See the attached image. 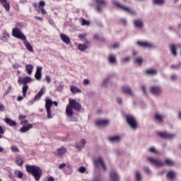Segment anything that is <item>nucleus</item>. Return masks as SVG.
<instances>
[{
    "instance_id": "72a5a7b5",
    "label": "nucleus",
    "mask_w": 181,
    "mask_h": 181,
    "mask_svg": "<svg viewBox=\"0 0 181 181\" xmlns=\"http://www.w3.org/2000/svg\"><path fill=\"white\" fill-rule=\"evenodd\" d=\"M25 70L28 74L30 75L33 72V65L32 64H27L25 66Z\"/></svg>"
},
{
    "instance_id": "c9c22d12",
    "label": "nucleus",
    "mask_w": 181,
    "mask_h": 181,
    "mask_svg": "<svg viewBox=\"0 0 181 181\" xmlns=\"http://www.w3.org/2000/svg\"><path fill=\"white\" fill-rule=\"evenodd\" d=\"M66 152H67V149H66L64 147H61L57 149V153L59 155V156L64 155Z\"/></svg>"
},
{
    "instance_id": "09e8293b",
    "label": "nucleus",
    "mask_w": 181,
    "mask_h": 181,
    "mask_svg": "<svg viewBox=\"0 0 181 181\" xmlns=\"http://www.w3.org/2000/svg\"><path fill=\"white\" fill-rule=\"evenodd\" d=\"M180 66H181L180 64H173V65L170 66V69H172L173 70H179Z\"/></svg>"
},
{
    "instance_id": "e2e57ef3",
    "label": "nucleus",
    "mask_w": 181,
    "mask_h": 181,
    "mask_svg": "<svg viewBox=\"0 0 181 181\" xmlns=\"http://www.w3.org/2000/svg\"><path fill=\"white\" fill-rule=\"evenodd\" d=\"M40 9V12H41L42 15H46L47 12L44 8H41Z\"/></svg>"
},
{
    "instance_id": "13d9d810",
    "label": "nucleus",
    "mask_w": 181,
    "mask_h": 181,
    "mask_svg": "<svg viewBox=\"0 0 181 181\" xmlns=\"http://www.w3.org/2000/svg\"><path fill=\"white\" fill-rule=\"evenodd\" d=\"M5 111V106L2 105V103H0V112H4Z\"/></svg>"
},
{
    "instance_id": "2eb2a0df",
    "label": "nucleus",
    "mask_w": 181,
    "mask_h": 181,
    "mask_svg": "<svg viewBox=\"0 0 181 181\" xmlns=\"http://www.w3.org/2000/svg\"><path fill=\"white\" fill-rule=\"evenodd\" d=\"M122 93H124L128 95H131L132 97L134 96V90H132V88H131V86L128 85L123 86L122 87Z\"/></svg>"
},
{
    "instance_id": "864d4df0",
    "label": "nucleus",
    "mask_w": 181,
    "mask_h": 181,
    "mask_svg": "<svg viewBox=\"0 0 181 181\" xmlns=\"http://www.w3.org/2000/svg\"><path fill=\"white\" fill-rule=\"evenodd\" d=\"M130 60H131L130 57H126L122 58V63H128V62H129Z\"/></svg>"
},
{
    "instance_id": "9d476101",
    "label": "nucleus",
    "mask_w": 181,
    "mask_h": 181,
    "mask_svg": "<svg viewBox=\"0 0 181 181\" xmlns=\"http://www.w3.org/2000/svg\"><path fill=\"white\" fill-rule=\"evenodd\" d=\"M136 45L146 49H156V45L149 41H137Z\"/></svg>"
},
{
    "instance_id": "ea45409f",
    "label": "nucleus",
    "mask_w": 181,
    "mask_h": 181,
    "mask_svg": "<svg viewBox=\"0 0 181 181\" xmlns=\"http://www.w3.org/2000/svg\"><path fill=\"white\" fill-rule=\"evenodd\" d=\"M134 62L136 63V64L141 66V64L144 63V59L141 57L134 58Z\"/></svg>"
},
{
    "instance_id": "7ed1b4c3",
    "label": "nucleus",
    "mask_w": 181,
    "mask_h": 181,
    "mask_svg": "<svg viewBox=\"0 0 181 181\" xmlns=\"http://www.w3.org/2000/svg\"><path fill=\"white\" fill-rule=\"evenodd\" d=\"M12 35L14 37L23 40L26 49H28L29 52H33V47H32V45H30V43L26 40V36L22 33V30H21V29L18 28H13Z\"/></svg>"
},
{
    "instance_id": "49530a36",
    "label": "nucleus",
    "mask_w": 181,
    "mask_h": 181,
    "mask_svg": "<svg viewBox=\"0 0 181 181\" xmlns=\"http://www.w3.org/2000/svg\"><path fill=\"white\" fill-rule=\"evenodd\" d=\"M143 170L146 175H152V171L149 167H144Z\"/></svg>"
},
{
    "instance_id": "f3484780",
    "label": "nucleus",
    "mask_w": 181,
    "mask_h": 181,
    "mask_svg": "<svg viewBox=\"0 0 181 181\" xmlns=\"http://www.w3.org/2000/svg\"><path fill=\"white\" fill-rule=\"evenodd\" d=\"M179 47H180V45L172 44L170 45V52L171 54L174 56V57H176V56H177V49H179Z\"/></svg>"
},
{
    "instance_id": "a211bd4d",
    "label": "nucleus",
    "mask_w": 181,
    "mask_h": 181,
    "mask_svg": "<svg viewBox=\"0 0 181 181\" xmlns=\"http://www.w3.org/2000/svg\"><path fill=\"white\" fill-rule=\"evenodd\" d=\"M110 177L112 181H119V175L115 170H112L110 172Z\"/></svg>"
},
{
    "instance_id": "680f3d73",
    "label": "nucleus",
    "mask_w": 181,
    "mask_h": 181,
    "mask_svg": "<svg viewBox=\"0 0 181 181\" xmlns=\"http://www.w3.org/2000/svg\"><path fill=\"white\" fill-rule=\"evenodd\" d=\"M45 78H46L47 84H50V81H52V80L50 79V76L46 75Z\"/></svg>"
},
{
    "instance_id": "423d86ee",
    "label": "nucleus",
    "mask_w": 181,
    "mask_h": 181,
    "mask_svg": "<svg viewBox=\"0 0 181 181\" xmlns=\"http://www.w3.org/2000/svg\"><path fill=\"white\" fill-rule=\"evenodd\" d=\"M126 119L128 125L133 129V131H135V129L138 128V122H136V119L134 115H127L126 116Z\"/></svg>"
},
{
    "instance_id": "79ce46f5",
    "label": "nucleus",
    "mask_w": 181,
    "mask_h": 181,
    "mask_svg": "<svg viewBox=\"0 0 181 181\" xmlns=\"http://www.w3.org/2000/svg\"><path fill=\"white\" fill-rule=\"evenodd\" d=\"M78 49L81 52H85L87 49V45H86V44H79L78 45Z\"/></svg>"
},
{
    "instance_id": "c756f323",
    "label": "nucleus",
    "mask_w": 181,
    "mask_h": 181,
    "mask_svg": "<svg viewBox=\"0 0 181 181\" xmlns=\"http://www.w3.org/2000/svg\"><path fill=\"white\" fill-rule=\"evenodd\" d=\"M146 74L149 76H156L158 74V70L156 69H150L146 71Z\"/></svg>"
},
{
    "instance_id": "c85d7f7f",
    "label": "nucleus",
    "mask_w": 181,
    "mask_h": 181,
    "mask_svg": "<svg viewBox=\"0 0 181 181\" xmlns=\"http://www.w3.org/2000/svg\"><path fill=\"white\" fill-rule=\"evenodd\" d=\"M19 119L21 121V125H25V124H28V122H29V120L26 119V116L23 115H19Z\"/></svg>"
},
{
    "instance_id": "f704fd0d",
    "label": "nucleus",
    "mask_w": 181,
    "mask_h": 181,
    "mask_svg": "<svg viewBox=\"0 0 181 181\" xmlns=\"http://www.w3.org/2000/svg\"><path fill=\"white\" fill-rule=\"evenodd\" d=\"M167 177L169 179L173 180L175 179V177H176V172L173 171V170H170L168 173L167 174Z\"/></svg>"
},
{
    "instance_id": "ddd939ff",
    "label": "nucleus",
    "mask_w": 181,
    "mask_h": 181,
    "mask_svg": "<svg viewBox=\"0 0 181 181\" xmlns=\"http://www.w3.org/2000/svg\"><path fill=\"white\" fill-rule=\"evenodd\" d=\"M158 136L163 139H173L175 137V134L166 132H160L158 133Z\"/></svg>"
},
{
    "instance_id": "4be33fe9",
    "label": "nucleus",
    "mask_w": 181,
    "mask_h": 181,
    "mask_svg": "<svg viewBox=\"0 0 181 181\" xmlns=\"http://www.w3.org/2000/svg\"><path fill=\"white\" fill-rule=\"evenodd\" d=\"M107 60L110 64H117V55L110 54Z\"/></svg>"
},
{
    "instance_id": "dca6fc26",
    "label": "nucleus",
    "mask_w": 181,
    "mask_h": 181,
    "mask_svg": "<svg viewBox=\"0 0 181 181\" xmlns=\"http://www.w3.org/2000/svg\"><path fill=\"white\" fill-rule=\"evenodd\" d=\"M108 124H110V119H100L95 122V125L97 127H107Z\"/></svg>"
},
{
    "instance_id": "6ab92c4d",
    "label": "nucleus",
    "mask_w": 181,
    "mask_h": 181,
    "mask_svg": "<svg viewBox=\"0 0 181 181\" xmlns=\"http://www.w3.org/2000/svg\"><path fill=\"white\" fill-rule=\"evenodd\" d=\"M45 91H46V88L43 86L41 90L38 92V93L34 97V101H39L42 98V95L45 94Z\"/></svg>"
},
{
    "instance_id": "4468645a",
    "label": "nucleus",
    "mask_w": 181,
    "mask_h": 181,
    "mask_svg": "<svg viewBox=\"0 0 181 181\" xmlns=\"http://www.w3.org/2000/svg\"><path fill=\"white\" fill-rule=\"evenodd\" d=\"M122 140V135H115L111 136L108 138V141L112 144H117L118 142H121Z\"/></svg>"
},
{
    "instance_id": "20e7f679",
    "label": "nucleus",
    "mask_w": 181,
    "mask_h": 181,
    "mask_svg": "<svg viewBox=\"0 0 181 181\" xmlns=\"http://www.w3.org/2000/svg\"><path fill=\"white\" fill-rule=\"evenodd\" d=\"M25 168L27 172L33 176L35 181L40 180L42 175V169L37 165H26Z\"/></svg>"
},
{
    "instance_id": "4c0bfd02",
    "label": "nucleus",
    "mask_w": 181,
    "mask_h": 181,
    "mask_svg": "<svg viewBox=\"0 0 181 181\" xmlns=\"http://www.w3.org/2000/svg\"><path fill=\"white\" fill-rule=\"evenodd\" d=\"M135 179L136 181H142V174L139 171H136Z\"/></svg>"
},
{
    "instance_id": "cd10ccee",
    "label": "nucleus",
    "mask_w": 181,
    "mask_h": 181,
    "mask_svg": "<svg viewBox=\"0 0 181 181\" xmlns=\"http://www.w3.org/2000/svg\"><path fill=\"white\" fill-rule=\"evenodd\" d=\"M60 38L61 40L64 42V43H66V45H69V43H70V37H69V36H67L66 35L60 34Z\"/></svg>"
},
{
    "instance_id": "412c9836",
    "label": "nucleus",
    "mask_w": 181,
    "mask_h": 181,
    "mask_svg": "<svg viewBox=\"0 0 181 181\" xmlns=\"http://www.w3.org/2000/svg\"><path fill=\"white\" fill-rule=\"evenodd\" d=\"M32 128H33V124H28L25 126H23L20 129V132H21V134H25V132H28V131H30V129H32Z\"/></svg>"
},
{
    "instance_id": "603ef678",
    "label": "nucleus",
    "mask_w": 181,
    "mask_h": 181,
    "mask_svg": "<svg viewBox=\"0 0 181 181\" xmlns=\"http://www.w3.org/2000/svg\"><path fill=\"white\" fill-rule=\"evenodd\" d=\"M78 37L81 40H83V42H87V39H86V34H80Z\"/></svg>"
},
{
    "instance_id": "4d7b16f0",
    "label": "nucleus",
    "mask_w": 181,
    "mask_h": 181,
    "mask_svg": "<svg viewBox=\"0 0 181 181\" xmlns=\"http://www.w3.org/2000/svg\"><path fill=\"white\" fill-rule=\"evenodd\" d=\"M112 49H119V43L116 42L112 46Z\"/></svg>"
},
{
    "instance_id": "a19ab883",
    "label": "nucleus",
    "mask_w": 181,
    "mask_h": 181,
    "mask_svg": "<svg viewBox=\"0 0 181 181\" xmlns=\"http://www.w3.org/2000/svg\"><path fill=\"white\" fill-rule=\"evenodd\" d=\"M32 81V78L30 76H25L24 78L22 79V84H28V83H30Z\"/></svg>"
},
{
    "instance_id": "37998d69",
    "label": "nucleus",
    "mask_w": 181,
    "mask_h": 181,
    "mask_svg": "<svg viewBox=\"0 0 181 181\" xmlns=\"http://www.w3.org/2000/svg\"><path fill=\"white\" fill-rule=\"evenodd\" d=\"M28 90H29V86L27 84L23 85V97H26V93H28Z\"/></svg>"
},
{
    "instance_id": "9b49d317",
    "label": "nucleus",
    "mask_w": 181,
    "mask_h": 181,
    "mask_svg": "<svg viewBox=\"0 0 181 181\" xmlns=\"http://www.w3.org/2000/svg\"><path fill=\"white\" fill-rule=\"evenodd\" d=\"M148 160L150 163H151V165H154V166H158V168L165 165V163L163 160H158L152 157H148Z\"/></svg>"
},
{
    "instance_id": "39448f33",
    "label": "nucleus",
    "mask_w": 181,
    "mask_h": 181,
    "mask_svg": "<svg viewBox=\"0 0 181 181\" xmlns=\"http://www.w3.org/2000/svg\"><path fill=\"white\" fill-rule=\"evenodd\" d=\"M112 4L115 5L119 9H122V11H124V12H128V13H130V15L136 16V11L132 9L131 7H128L122 4L120 1H118L117 0H112Z\"/></svg>"
},
{
    "instance_id": "5701e85b",
    "label": "nucleus",
    "mask_w": 181,
    "mask_h": 181,
    "mask_svg": "<svg viewBox=\"0 0 181 181\" xmlns=\"http://www.w3.org/2000/svg\"><path fill=\"white\" fill-rule=\"evenodd\" d=\"M86 141L85 139H82L80 142H76L75 144V147L78 151H81L83 148L86 146Z\"/></svg>"
},
{
    "instance_id": "8fccbe9b",
    "label": "nucleus",
    "mask_w": 181,
    "mask_h": 181,
    "mask_svg": "<svg viewBox=\"0 0 181 181\" xmlns=\"http://www.w3.org/2000/svg\"><path fill=\"white\" fill-rule=\"evenodd\" d=\"M144 94H145L146 95H148V92L146 91V86H145V84L141 85V87Z\"/></svg>"
},
{
    "instance_id": "6e6552de",
    "label": "nucleus",
    "mask_w": 181,
    "mask_h": 181,
    "mask_svg": "<svg viewBox=\"0 0 181 181\" xmlns=\"http://www.w3.org/2000/svg\"><path fill=\"white\" fill-rule=\"evenodd\" d=\"M96 4V11L99 13H103L104 8L107 6V1L105 0H93Z\"/></svg>"
},
{
    "instance_id": "69168bd1",
    "label": "nucleus",
    "mask_w": 181,
    "mask_h": 181,
    "mask_svg": "<svg viewBox=\"0 0 181 181\" xmlns=\"http://www.w3.org/2000/svg\"><path fill=\"white\" fill-rule=\"evenodd\" d=\"M66 163H62L59 165V169H63V168H66Z\"/></svg>"
},
{
    "instance_id": "0eeeda50",
    "label": "nucleus",
    "mask_w": 181,
    "mask_h": 181,
    "mask_svg": "<svg viewBox=\"0 0 181 181\" xmlns=\"http://www.w3.org/2000/svg\"><path fill=\"white\" fill-rule=\"evenodd\" d=\"M150 93L153 94V95H156V97H159L163 92V89L159 85H156V86H152L149 88Z\"/></svg>"
},
{
    "instance_id": "052dcab7",
    "label": "nucleus",
    "mask_w": 181,
    "mask_h": 181,
    "mask_svg": "<svg viewBox=\"0 0 181 181\" xmlns=\"http://www.w3.org/2000/svg\"><path fill=\"white\" fill-rule=\"evenodd\" d=\"M120 22H121V23H122V25H127V19H125V18H121L120 19Z\"/></svg>"
},
{
    "instance_id": "bb28decb",
    "label": "nucleus",
    "mask_w": 181,
    "mask_h": 181,
    "mask_svg": "<svg viewBox=\"0 0 181 181\" xmlns=\"http://www.w3.org/2000/svg\"><path fill=\"white\" fill-rule=\"evenodd\" d=\"M4 122H6V124H7V125H9L10 127H16V125H17L16 122L12 120L9 117L5 118L4 119Z\"/></svg>"
},
{
    "instance_id": "aec40b11",
    "label": "nucleus",
    "mask_w": 181,
    "mask_h": 181,
    "mask_svg": "<svg viewBox=\"0 0 181 181\" xmlns=\"http://www.w3.org/2000/svg\"><path fill=\"white\" fill-rule=\"evenodd\" d=\"M25 163V158L19 155L16 156V163L18 166H23V163Z\"/></svg>"
},
{
    "instance_id": "7c9ffc66",
    "label": "nucleus",
    "mask_w": 181,
    "mask_h": 181,
    "mask_svg": "<svg viewBox=\"0 0 181 181\" xmlns=\"http://www.w3.org/2000/svg\"><path fill=\"white\" fill-rule=\"evenodd\" d=\"M164 165H167L168 166H175V161L170 158H166L165 161H163Z\"/></svg>"
},
{
    "instance_id": "f257e3e1",
    "label": "nucleus",
    "mask_w": 181,
    "mask_h": 181,
    "mask_svg": "<svg viewBox=\"0 0 181 181\" xmlns=\"http://www.w3.org/2000/svg\"><path fill=\"white\" fill-rule=\"evenodd\" d=\"M93 165L95 166V173L93 181H102L101 173L107 172V168L104 158L101 156L93 158Z\"/></svg>"
},
{
    "instance_id": "de8ad7c7",
    "label": "nucleus",
    "mask_w": 181,
    "mask_h": 181,
    "mask_svg": "<svg viewBox=\"0 0 181 181\" xmlns=\"http://www.w3.org/2000/svg\"><path fill=\"white\" fill-rule=\"evenodd\" d=\"M9 39V34L7 33H4L1 36V40H3V42H6V40H8Z\"/></svg>"
},
{
    "instance_id": "bf43d9fd",
    "label": "nucleus",
    "mask_w": 181,
    "mask_h": 181,
    "mask_svg": "<svg viewBox=\"0 0 181 181\" xmlns=\"http://www.w3.org/2000/svg\"><path fill=\"white\" fill-rule=\"evenodd\" d=\"M171 80H173V81H175L177 80V75H176V74H173V75L171 76Z\"/></svg>"
},
{
    "instance_id": "a878e982",
    "label": "nucleus",
    "mask_w": 181,
    "mask_h": 181,
    "mask_svg": "<svg viewBox=\"0 0 181 181\" xmlns=\"http://www.w3.org/2000/svg\"><path fill=\"white\" fill-rule=\"evenodd\" d=\"M154 117L158 122L162 124V122H163V119H165V115L160 113H156Z\"/></svg>"
},
{
    "instance_id": "6e6d98bb",
    "label": "nucleus",
    "mask_w": 181,
    "mask_h": 181,
    "mask_svg": "<svg viewBox=\"0 0 181 181\" xmlns=\"http://www.w3.org/2000/svg\"><path fill=\"white\" fill-rule=\"evenodd\" d=\"M11 149L12 152H14V153L19 152V149L18 148V147H16L15 146H12L11 147Z\"/></svg>"
},
{
    "instance_id": "393cba45",
    "label": "nucleus",
    "mask_w": 181,
    "mask_h": 181,
    "mask_svg": "<svg viewBox=\"0 0 181 181\" xmlns=\"http://www.w3.org/2000/svg\"><path fill=\"white\" fill-rule=\"evenodd\" d=\"M108 84H110V76H107L103 79L100 86L102 88H107V87H108Z\"/></svg>"
},
{
    "instance_id": "f03ea898",
    "label": "nucleus",
    "mask_w": 181,
    "mask_h": 181,
    "mask_svg": "<svg viewBox=\"0 0 181 181\" xmlns=\"http://www.w3.org/2000/svg\"><path fill=\"white\" fill-rule=\"evenodd\" d=\"M73 110L80 111L81 110V105L75 100L69 99V105L66 107V114L69 118V121H77V119L73 118V115H74Z\"/></svg>"
},
{
    "instance_id": "c03bdc74",
    "label": "nucleus",
    "mask_w": 181,
    "mask_h": 181,
    "mask_svg": "<svg viewBox=\"0 0 181 181\" xmlns=\"http://www.w3.org/2000/svg\"><path fill=\"white\" fill-rule=\"evenodd\" d=\"M80 22L82 26H90V22L86 21L84 18H81Z\"/></svg>"
},
{
    "instance_id": "b1692460",
    "label": "nucleus",
    "mask_w": 181,
    "mask_h": 181,
    "mask_svg": "<svg viewBox=\"0 0 181 181\" xmlns=\"http://www.w3.org/2000/svg\"><path fill=\"white\" fill-rule=\"evenodd\" d=\"M43 68L42 66H37L36 72L35 74V77L36 80H40L42 78V70Z\"/></svg>"
},
{
    "instance_id": "e433bc0d",
    "label": "nucleus",
    "mask_w": 181,
    "mask_h": 181,
    "mask_svg": "<svg viewBox=\"0 0 181 181\" xmlns=\"http://www.w3.org/2000/svg\"><path fill=\"white\" fill-rule=\"evenodd\" d=\"M70 90H71V93H73V94H76L77 93H81V89H80L76 86L71 87Z\"/></svg>"
},
{
    "instance_id": "1a4fd4ad",
    "label": "nucleus",
    "mask_w": 181,
    "mask_h": 181,
    "mask_svg": "<svg viewBox=\"0 0 181 181\" xmlns=\"http://www.w3.org/2000/svg\"><path fill=\"white\" fill-rule=\"evenodd\" d=\"M52 105H53V102L52 101V100L49 98H46L45 109L47 111V117L49 119H50V118H53V116H52V111H51V108Z\"/></svg>"
},
{
    "instance_id": "473e14b6",
    "label": "nucleus",
    "mask_w": 181,
    "mask_h": 181,
    "mask_svg": "<svg viewBox=\"0 0 181 181\" xmlns=\"http://www.w3.org/2000/svg\"><path fill=\"white\" fill-rule=\"evenodd\" d=\"M165 0H152L153 5H158V6H162L165 4Z\"/></svg>"
},
{
    "instance_id": "3c124183",
    "label": "nucleus",
    "mask_w": 181,
    "mask_h": 181,
    "mask_svg": "<svg viewBox=\"0 0 181 181\" xmlns=\"http://www.w3.org/2000/svg\"><path fill=\"white\" fill-rule=\"evenodd\" d=\"M44 6H46V3L45 2V1L43 0H41L40 1V3H39V9H40L41 8H43Z\"/></svg>"
},
{
    "instance_id": "774afa93",
    "label": "nucleus",
    "mask_w": 181,
    "mask_h": 181,
    "mask_svg": "<svg viewBox=\"0 0 181 181\" xmlns=\"http://www.w3.org/2000/svg\"><path fill=\"white\" fill-rule=\"evenodd\" d=\"M57 90H58V91H63V86L59 85V86L57 87Z\"/></svg>"
},
{
    "instance_id": "58836bf2",
    "label": "nucleus",
    "mask_w": 181,
    "mask_h": 181,
    "mask_svg": "<svg viewBox=\"0 0 181 181\" xmlns=\"http://www.w3.org/2000/svg\"><path fill=\"white\" fill-rule=\"evenodd\" d=\"M14 175L18 178L22 179L23 177V173L21 170H16Z\"/></svg>"
},
{
    "instance_id": "338daca9",
    "label": "nucleus",
    "mask_w": 181,
    "mask_h": 181,
    "mask_svg": "<svg viewBox=\"0 0 181 181\" xmlns=\"http://www.w3.org/2000/svg\"><path fill=\"white\" fill-rule=\"evenodd\" d=\"M115 155H121V150L119 149L115 150Z\"/></svg>"
},
{
    "instance_id": "a18cd8bd",
    "label": "nucleus",
    "mask_w": 181,
    "mask_h": 181,
    "mask_svg": "<svg viewBox=\"0 0 181 181\" xmlns=\"http://www.w3.org/2000/svg\"><path fill=\"white\" fill-rule=\"evenodd\" d=\"M2 6H4V9L6 11V12H9V11L11 9V6H9V3L6 1V3L2 4Z\"/></svg>"
},
{
    "instance_id": "5fc2aeb1",
    "label": "nucleus",
    "mask_w": 181,
    "mask_h": 181,
    "mask_svg": "<svg viewBox=\"0 0 181 181\" xmlns=\"http://www.w3.org/2000/svg\"><path fill=\"white\" fill-rule=\"evenodd\" d=\"M86 169L84 167H80L78 169V172H79L80 173H86Z\"/></svg>"
},
{
    "instance_id": "2f4dec72",
    "label": "nucleus",
    "mask_w": 181,
    "mask_h": 181,
    "mask_svg": "<svg viewBox=\"0 0 181 181\" xmlns=\"http://www.w3.org/2000/svg\"><path fill=\"white\" fill-rule=\"evenodd\" d=\"M148 152L150 153H154V155H159V151H158L155 146H151L148 148Z\"/></svg>"
},
{
    "instance_id": "f8f14e48",
    "label": "nucleus",
    "mask_w": 181,
    "mask_h": 181,
    "mask_svg": "<svg viewBox=\"0 0 181 181\" xmlns=\"http://www.w3.org/2000/svg\"><path fill=\"white\" fill-rule=\"evenodd\" d=\"M133 25L136 29H139L141 30V29H144V26H145V23H144V21L141 18H136L134 20Z\"/></svg>"
},
{
    "instance_id": "0e129e2a",
    "label": "nucleus",
    "mask_w": 181,
    "mask_h": 181,
    "mask_svg": "<svg viewBox=\"0 0 181 181\" xmlns=\"http://www.w3.org/2000/svg\"><path fill=\"white\" fill-rule=\"evenodd\" d=\"M83 84L85 86H88V84H90V81L88 79H84Z\"/></svg>"
}]
</instances>
